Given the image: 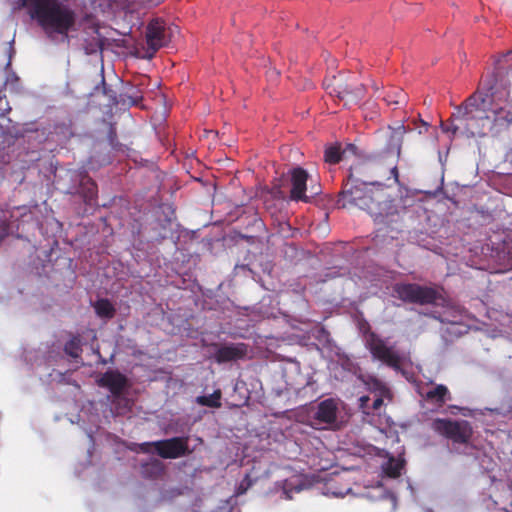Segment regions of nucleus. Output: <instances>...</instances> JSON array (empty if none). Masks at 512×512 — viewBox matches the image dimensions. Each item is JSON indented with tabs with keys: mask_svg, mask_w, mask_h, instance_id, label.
Segmentation results:
<instances>
[{
	"mask_svg": "<svg viewBox=\"0 0 512 512\" xmlns=\"http://www.w3.org/2000/svg\"><path fill=\"white\" fill-rule=\"evenodd\" d=\"M154 449L164 459H176L190 453L188 437H173L155 441Z\"/></svg>",
	"mask_w": 512,
	"mask_h": 512,
	"instance_id": "obj_9",
	"label": "nucleus"
},
{
	"mask_svg": "<svg viewBox=\"0 0 512 512\" xmlns=\"http://www.w3.org/2000/svg\"><path fill=\"white\" fill-rule=\"evenodd\" d=\"M23 5L49 39L60 35L69 42L68 33L76 24V13L68 5L59 0H23Z\"/></svg>",
	"mask_w": 512,
	"mask_h": 512,
	"instance_id": "obj_3",
	"label": "nucleus"
},
{
	"mask_svg": "<svg viewBox=\"0 0 512 512\" xmlns=\"http://www.w3.org/2000/svg\"><path fill=\"white\" fill-rule=\"evenodd\" d=\"M107 139H108L110 146L113 149L120 150L121 144L118 142L116 128L113 125L109 126Z\"/></svg>",
	"mask_w": 512,
	"mask_h": 512,
	"instance_id": "obj_27",
	"label": "nucleus"
},
{
	"mask_svg": "<svg viewBox=\"0 0 512 512\" xmlns=\"http://www.w3.org/2000/svg\"><path fill=\"white\" fill-rule=\"evenodd\" d=\"M324 85L331 96L351 102L352 84L343 82L342 77L333 76L331 79H326Z\"/></svg>",
	"mask_w": 512,
	"mask_h": 512,
	"instance_id": "obj_14",
	"label": "nucleus"
},
{
	"mask_svg": "<svg viewBox=\"0 0 512 512\" xmlns=\"http://www.w3.org/2000/svg\"><path fill=\"white\" fill-rule=\"evenodd\" d=\"M382 99L388 106H394V109H396L407 103V94L399 87H390L384 92Z\"/></svg>",
	"mask_w": 512,
	"mask_h": 512,
	"instance_id": "obj_19",
	"label": "nucleus"
},
{
	"mask_svg": "<svg viewBox=\"0 0 512 512\" xmlns=\"http://www.w3.org/2000/svg\"><path fill=\"white\" fill-rule=\"evenodd\" d=\"M432 429L459 444H467L473 435L472 426L467 420L437 418L432 422Z\"/></svg>",
	"mask_w": 512,
	"mask_h": 512,
	"instance_id": "obj_5",
	"label": "nucleus"
},
{
	"mask_svg": "<svg viewBox=\"0 0 512 512\" xmlns=\"http://www.w3.org/2000/svg\"><path fill=\"white\" fill-rule=\"evenodd\" d=\"M404 468V461L395 458H389V460L383 466L384 473L390 478H397L401 475V471Z\"/></svg>",
	"mask_w": 512,
	"mask_h": 512,
	"instance_id": "obj_23",
	"label": "nucleus"
},
{
	"mask_svg": "<svg viewBox=\"0 0 512 512\" xmlns=\"http://www.w3.org/2000/svg\"><path fill=\"white\" fill-rule=\"evenodd\" d=\"M5 87H6V83H4L3 86L0 88V100H2L5 97V95L3 93Z\"/></svg>",
	"mask_w": 512,
	"mask_h": 512,
	"instance_id": "obj_36",
	"label": "nucleus"
},
{
	"mask_svg": "<svg viewBox=\"0 0 512 512\" xmlns=\"http://www.w3.org/2000/svg\"><path fill=\"white\" fill-rule=\"evenodd\" d=\"M441 128L443 132L451 133L453 136H455L458 131H461L463 133V127L461 126L460 122H458V124H448L441 122Z\"/></svg>",
	"mask_w": 512,
	"mask_h": 512,
	"instance_id": "obj_28",
	"label": "nucleus"
},
{
	"mask_svg": "<svg viewBox=\"0 0 512 512\" xmlns=\"http://www.w3.org/2000/svg\"><path fill=\"white\" fill-rule=\"evenodd\" d=\"M511 61L512 51H509L497 61L494 72L482 78L477 90L458 107L455 119L460 122L463 134L468 138L486 135L485 130L490 122L488 101L493 104L507 98L508 89L498 78L504 74L506 65Z\"/></svg>",
	"mask_w": 512,
	"mask_h": 512,
	"instance_id": "obj_1",
	"label": "nucleus"
},
{
	"mask_svg": "<svg viewBox=\"0 0 512 512\" xmlns=\"http://www.w3.org/2000/svg\"><path fill=\"white\" fill-rule=\"evenodd\" d=\"M408 130L411 129L403 124H399L393 128L390 127V136L386 146V154L399 158L404 135Z\"/></svg>",
	"mask_w": 512,
	"mask_h": 512,
	"instance_id": "obj_15",
	"label": "nucleus"
},
{
	"mask_svg": "<svg viewBox=\"0 0 512 512\" xmlns=\"http://www.w3.org/2000/svg\"><path fill=\"white\" fill-rule=\"evenodd\" d=\"M142 475L146 478L157 479L165 472V466L159 459H152L141 466Z\"/></svg>",
	"mask_w": 512,
	"mask_h": 512,
	"instance_id": "obj_20",
	"label": "nucleus"
},
{
	"mask_svg": "<svg viewBox=\"0 0 512 512\" xmlns=\"http://www.w3.org/2000/svg\"><path fill=\"white\" fill-rule=\"evenodd\" d=\"M366 346L373 358L383 362L387 366L399 370L401 357L391 347H388L383 339L376 333L371 332L366 338Z\"/></svg>",
	"mask_w": 512,
	"mask_h": 512,
	"instance_id": "obj_7",
	"label": "nucleus"
},
{
	"mask_svg": "<svg viewBox=\"0 0 512 512\" xmlns=\"http://www.w3.org/2000/svg\"><path fill=\"white\" fill-rule=\"evenodd\" d=\"M220 399L221 392L217 390L210 395L198 396L197 403L211 408H219L221 406Z\"/></svg>",
	"mask_w": 512,
	"mask_h": 512,
	"instance_id": "obj_25",
	"label": "nucleus"
},
{
	"mask_svg": "<svg viewBox=\"0 0 512 512\" xmlns=\"http://www.w3.org/2000/svg\"><path fill=\"white\" fill-rule=\"evenodd\" d=\"M96 47H100V41L97 40Z\"/></svg>",
	"mask_w": 512,
	"mask_h": 512,
	"instance_id": "obj_41",
	"label": "nucleus"
},
{
	"mask_svg": "<svg viewBox=\"0 0 512 512\" xmlns=\"http://www.w3.org/2000/svg\"><path fill=\"white\" fill-rule=\"evenodd\" d=\"M394 291L402 301L419 305L435 304L441 297L435 288L416 283H398Z\"/></svg>",
	"mask_w": 512,
	"mask_h": 512,
	"instance_id": "obj_4",
	"label": "nucleus"
},
{
	"mask_svg": "<svg viewBox=\"0 0 512 512\" xmlns=\"http://www.w3.org/2000/svg\"><path fill=\"white\" fill-rule=\"evenodd\" d=\"M390 172L394 176L395 180L397 181L398 180V169L395 165L390 169Z\"/></svg>",
	"mask_w": 512,
	"mask_h": 512,
	"instance_id": "obj_35",
	"label": "nucleus"
},
{
	"mask_svg": "<svg viewBox=\"0 0 512 512\" xmlns=\"http://www.w3.org/2000/svg\"><path fill=\"white\" fill-rule=\"evenodd\" d=\"M145 38L147 49L143 58L151 59L156 52L167 45L170 40L166 31L165 22L158 18L151 20L146 27Z\"/></svg>",
	"mask_w": 512,
	"mask_h": 512,
	"instance_id": "obj_8",
	"label": "nucleus"
},
{
	"mask_svg": "<svg viewBox=\"0 0 512 512\" xmlns=\"http://www.w3.org/2000/svg\"><path fill=\"white\" fill-rule=\"evenodd\" d=\"M253 484V481L249 474H246L245 477L240 482L237 488V494H244Z\"/></svg>",
	"mask_w": 512,
	"mask_h": 512,
	"instance_id": "obj_30",
	"label": "nucleus"
},
{
	"mask_svg": "<svg viewBox=\"0 0 512 512\" xmlns=\"http://www.w3.org/2000/svg\"><path fill=\"white\" fill-rule=\"evenodd\" d=\"M213 346L217 348L214 358L219 364L243 359L248 351V346L245 343L213 344Z\"/></svg>",
	"mask_w": 512,
	"mask_h": 512,
	"instance_id": "obj_10",
	"label": "nucleus"
},
{
	"mask_svg": "<svg viewBox=\"0 0 512 512\" xmlns=\"http://www.w3.org/2000/svg\"><path fill=\"white\" fill-rule=\"evenodd\" d=\"M337 205L341 208L357 207L367 211L379 224L387 226L392 231H400L401 215L389 201L383 184L372 187L345 181L338 194Z\"/></svg>",
	"mask_w": 512,
	"mask_h": 512,
	"instance_id": "obj_2",
	"label": "nucleus"
},
{
	"mask_svg": "<svg viewBox=\"0 0 512 512\" xmlns=\"http://www.w3.org/2000/svg\"><path fill=\"white\" fill-rule=\"evenodd\" d=\"M308 173L301 167L293 168L290 171V198L294 201H308L306 196Z\"/></svg>",
	"mask_w": 512,
	"mask_h": 512,
	"instance_id": "obj_12",
	"label": "nucleus"
},
{
	"mask_svg": "<svg viewBox=\"0 0 512 512\" xmlns=\"http://www.w3.org/2000/svg\"><path fill=\"white\" fill-rule=\"evenodd\" d=\"M373 88H374L375 91L379 90V87L377 85H374Z\"/></svg>",
	"mask_w": 512,
	"mask_h": 512,
	"instance_id": "obj_40",
	"label": "nucleus"
},
{
	"mask_svg": "<svg viewBox=\"0 0 512 512\" xmlns=\"http://www.w3.org/2000/svg\"><path fill=\"white\" fill-rule=\"evenodd\" d=\"M369 400H370L369 396H362V397H360V399H359L360 407L364 408L367 405V403L369 402Z\"/></svg>",
	"mask_w": 512,
	"mask_h": 512,
	"instance_id": "obj_33",
	"label": "nucleus"
},
{
	"mask_svg": "<svg viewBox=\"0 0 512 512\" xmlns=\"http://www.w3.org/2000/svg\"><path fill=\"white\" fill-rule=\"evenodd\" d=\"M374 385L381 390V394L387 391L386 387L382 385L379 381H375Z\"/></svg>",
	"mask_w": 512,
	"mask_h": 512,
	"instance_id": "obj_34",
	"label": "nucleus"
},
{
	"mask_svg": "<svg viewBox=\"0 0 512 512\" xmlns=\"http://www.w3.org/2000/svg\"><path fill=\"white\" fill-rule=\"evenodd\" d=\"M507 98L498 100L493 104L487 103V110L494 115V121L498 123H512V107Z\"/></svg>",
	"mask_w": 512,
	"mask_h": 512,
	"instance_id": "obj_16",
	"label": "nucleus"
},
{
	"mask_svg": "<svg viewBox=\"0 0 512 512\" xmlns=\"http://www.w3.org/2000/svg\"><path fill=\"white\" fill-rule=\"evenodd\" d=\"M100 387L107 388L115 397H119L129 386L128 378L118 370H108L97 381Z\"/></svg>",
	"mask_w": 512,
	"mask_h": 512,
	"instance_id": "obj_11",
	"label": "nucleus"
},
{
	"mask_svg": "<svg viewBox=\"0 0 512 512\" xmlns=\"http://www.w3.org/2000/svg\"><path fill=\"white\" fill-rule=\"evenodd\" d=\"M154 448V442H144L139 444V449L143 453H151Z\"/></svg>",
	"mask_w": 512,
	"mask_h": 512,
	"instance_id": "obj_31",
	"label": "nucleus"
},
{
	"mask_svg": "<svg viewBox=\"0 0 512 512\" xmlns=\"http://www.w3.org/2000/svg\"><path fill=\"white\" fill-rule=\"evenodd\" d=\"M419 122L421 123L422 127L424 128V131H427L428 129V123L423 121V120H419Z\"/></svg>",
	"mask_w": 512,
	"mask_h": 512,
	"instance_id": "obj_37",
	"label": "nucleus"
},
{
	"mask_svg": "<svg viewBox=\"0 0 512 512\" xmlns=\"http://www.w3.org/2000/svg\"><path fill=\"white\" fill-rule=\"evenodd\" d=\"M365 88L362 84L352 85L351 102H357L364 97Z\"/></svg>",
	"mask_w": 512,
	"mask_h": 512,
	"instance_id": "obj_29",
	"label": "nucleus"
},
{
	"mask_svg": "<svg viewBox=\"0 0 512 512\" xmlns=\"http://www.w3.org/2000/svg\"><path fill=\"white\" fill-rule=\"evenodd\" d=\"M64 352L71 358L77 359L82 353L81 340L79 336H73L64 345Z\"/></svg>",
	"mask_w": 512,
	"mask_h": 512,
	"instance_id": "obj_24",
	"label": "nucleus"
},
{
	"mask_svg": "<svg viewBox=\"0 0 512 512\" xmlns=\"http://www.w3.org/2000/svg\"><path fill=\"white\" fill-rule=\"evenodd\" d=\"M378 164L379 160L375 155L358 159L351 165L346 181L377 187L381 183L374 181L373 177Z\"/></svg>",
	"mask_w": 512,
	"mask_h": 512,
	"instance_id": "obj_6",
	"label": "nucleus"
},
{
	"mask_svg": "<svg viewBox=\"0 0 512 512\" xmlns=\"http://www.w3.org/2000/svg\"><path fill=\"white\" fill-rule=\"evenodd\" d=\"M424 398L427 402L442 407L447 400L451 399V393L447 386L437 384L433 389L426 392Z\"/></svg>",
	"mask_w": 512,
	"mask_h": 512,
	"instance_id": "obj_18",
	"label": "nucleus"
},
{
	"mask_svg": "<svg viewBox=\"0 0 512 512\" xmlns=\"http://www.w3.org/2000/svg\"><path fill=\"white\" fill-rule=\"evenodd\" d=\"M142 99L141 91L134 86L128 87L125 92L120 94V102L123 104L138 105Z\"/></svg>",
	"mask_w": 512,
	"mask_h": 512,
	"instance_id": "obj_22",
	"label": "nucleus"
},
{
	"mask_svg": "<svg viewBox=\"0 0 512 512\" xmlns=\"http://www.w3.org/2000/svg\"><path fill=\"white\" fill-rule=\"evenodd\" d=\"M96 314L101 318L111 319L115 316L116 309L113 304L106 298L98 299L94 303Z\"/></svg>",
	"mask_w": 512,
	"mask_h": 512,
	"instance_id": "obj_21",
	"label": "nucleus"
},
{
	"mask_svg": "<svg viewBox=\"0 0 512 512\" xmlns=\"http://www.w3.org/2000/svg\"><path fill=\"white\" fill-rule=\"evenodd\" d=\"M347 149H349L351 151H355L356 150V146L354 144H348L347 145Z\"/></svg>",
	"mask_w": 512,
	"mask_h": 512,
	"instance_id": "obj_38",
	"label": "nucleus"
},
{
	"mask_svg": "<svg viewBox=\"0 0 512 512\" xmlns=\"http://www.w3.org/2000/svg\"><path fill=\"white\" fill-rule=\"evenodd\" d=\"M97 185L87 174L81 175L78 193L86 204H92L97 198Z\"/></svg>",
	"mask_w": 512,
	"mask_h": 512,
	"instance_id": "obj_17",
	"label": "nucleus"
},
{
	"mask_svg": "<svg viewBox=\"0 0 512 512\" xmlns=\"http://www.w3.org/2000/svg\"><path fill=\"white\" fill-rule=\"evenodd\" d=\"M338 407L334 399L329 398L318 403L312 418L318 424L330 425L337 420Z\"/></svg>",
	"mask_w": 512,
	"mask_h": 512,
	"instance_id": "obj_13",
	"label": "nucleus"
},
{
	"mask_svg": "<svg viewBox=\"0 0 512 512\" xmlns=\"http://www.w3.org/2000/svg\"><path fill=\"white\" fill-rule=\"evenodd\" d=\"M383 405V399H382V395H380L379 397H377L374 401H373V404H372V409L374 411H377L381 408V406Z\"/></svg>",
	"mask_w": 512,
	"mask_h": 512,
	"instance_id": "obj_32",
	"label": "nucleus"
},
{
	"mask_svg": "<svg viewBox=\"0 0 512 512\" xmlns=\"http://www.w3.org/2000/svg\"><path fill=\"white\" fill-rule=\"evenodd\" d=\"M86 51H87V53H93V52H95L96 50H95V49H89V48H86Z\"/></svg>",
	"mask_w": 512,
	"mask_h": 512,
	"instance_id": "obj_39",
	"label": "nucleus"
},
{
	"mask_svg": "<svg viewBox=\"0 0 512 512\" xmlns=\"http://www.w3.org/2000/svg\"><path fill=\"white\" fill-rule=\"evenodd\" d=\"M342 158L341 146L339 144L331 145L325 149L324 159L329 164H337Z\"/></svg>",
	"mask_w": 512,
	"mask_h": 512,
	"instance_id": "obj_26",
	"label": "nucleus"
}]
</instances>
